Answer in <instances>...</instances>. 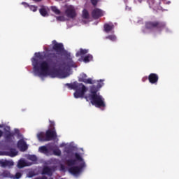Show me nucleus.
Listing matches in <instances>:
<instances>
[{
  "mask_svg": "<svg viewBox=\"0 0 179 179\" xmlns=\"http://www.w3.org/2000/svg\"><path fill=\"white\" fill-rule=\"evenodd\" d=\"M36 57H32L31 62L34 66V72L41 78L43 76H51V78H59L64 79L66 78L65 71L61 69H57L58 65V55L55 52H47L45 54L46 60L42 62L38 59H43V55L41 52H35Z\"/></svg>",
  "mask_w": 179,
  "mask_h": 179,
  "instance_id": "nucleus-1",
  "label": "nucleus"
},
{
  "mask_svg": "<svg viewBox=\"0 0 179 179\" xmlns=\"http://www.w3.org/2000/svg\"><path fill=\"white\" fill-rule=\"evenodd\" d=\"M99 92V88L93 85L90 87V94L89 95L84 94L83 98L85 99L87 101H91L92 106H95L97 108H104L106 107V102L103 97L100 95Z\"/></svg>",
  "mask_w": 179,
  "mask_h": 179,
  "instance_id": "nucleus-2",
  "label": "nucleus"
},
{
  "mask_svg": "<svg viewBox=\"0 0 179 179\" xmlns=\"http://www.w3.org/2000/svg\"><path fill=\"white\" fill-rule=\"evenodd\" d=\"M66 86L71 89V90H76L74 92L75 99H83L85 94L87 92V87L82 83L74 82L71 84L67 83Z\"/></svg>",
  "mask_w": 179,
  "mask_h": 179,
  "instance_id": "nucleus-3",
  "label": "nucleus"
},
{
  "mask_svg": "<svg viewBox=\"0 0 179 179\" xmlns=\"http://www.w3.org/2000/svg\"><path fill=\"white\" fill-rule=\"evenodd\" d=\"M166 28V22L160 21H148L145 22V29L148 30L156 29L158 31H162L163 29Z\"/></svg>",
  "mask_w": 179,
  "mask_h": 179,
  "instance_id": "nucleus-4",
  "label": "nucleus"
},
{
  "mask_svg": "<svg viewBox=\"0 0 179 179\" xmlns=\"http://www.w3.org/2000/svg\"><path fill=\"white\" fill-rule=\"evenodd\" d=\"M52 50L53 51H55L56 55H61L62 54L63 55H65L68 51L65 50V48L64 47V44L61 43L57 42V41L54 40L52 41Z\"/></svg>",
  "mask_w": 179,
  "mask_h": 179,
  "instance_id": "nucleus-5",
  "label": "nucleus"
},
{
  "mask_svg": "<svg viewBox=\"0 0 179 179\" xmlns=\"http://www.w3.org/2000/svg\"><path fill=\"white\" fill-rule=\"evenodd\" d=\"M85 167H86V164L85 163V161H82L79 166L70 167L69 171L71 174H73V176H78V174L82 173Z\"/></svg>",
  "mask_w": 179,
  "mask_h": 179,
  "instance_id": "nucleus-6",
  "label": "nucleus"
},
{
  "mask_svg": "<svg viewBox=\"0 0 179 179\" xmlns=\"http://www.w3.org/2000/svg\"><path fill=\"white\" fill-rule=\"evenodd\" d=\"M22 177V173L20 172H17L15 176H13L10 173L9 171H3L1 173H0L1 178H11V179H19Z\"/></svg>",
  "mask_w": 179,
  "mask_h": 179,
  "instance_id": "nucleus-7",
  "label": "nucleus"
},
{
  "mask_svg": "<svg viewBox=\"0 0 179 179\" xmlns=\"http://www.w3.org/2000/svg\"><path fill=\"white\" fill-rule=\"evenodd\" d=\"M76 159H67L66 163L69 167H72V166H75L76 164V162H83V158L80 156V154L76 152L74 154Z\"/></svg>",
  "mask_w": 179,
  "mask_h": 179,
  "instance_id": "nucleus-8",
  "label": "nucleus"
},
{
  "mask_svg": "<svg viewBox=\"0 0 179 179\" xmlns=\"http://www.w3.org/2000/svg\"><path fill=\"white\" fill-rule=\"evenodd\" d=\"M45 136L47 142L54 141L57 139V131H55V129H48L46 131Z\"/></svg>",
  "mask_w": 179,
  "mask_h": 179,
  "instance_id": "nucleus-9",
  "label": "nucleus"
},
{
  "mask_svg": "<svg viewBox=\"0 0 179 179\" xmlns=\"http://www.w3.org/2000/svg\"><path fill=\"white\" fill-rule=\"evenodd\" d=\"M65 15L70 19H74V17H76V10H75V8L72 6L68 7L65 10Z\"/></svg>",
  "mask_w": 179,
  "mask_h": 179,
  "instance_id": "nucleus-10",
  "label": "nucleus"
},
{
  "mask_svg": "<svg viewBox=\"0 0 179 179\" xmlns=\"http://www.w3.org/2000/svg\"><path fill=\"white\" fill-rule=\"evenodd\" d=\"M6 143H13L15 141V133L8 131V133L5 134L4 136Z\"/></svg>",
  "mask_w": 179,
  "mask_h": 179,
  "instance_id": "nucleus-11",
  "label": "nucleus"
},
{
  "mask_svg": "<svg viewBox=\"0 0 179 179\" xmlns=\"http://www.w3.org/2000/svg\"><path fill=\"white\" fill-rule=\"evenodd\" d=\"M64 57L67 59L66 66H68V68H75V66H76L75 65V62L72 61V57H71V53H69L68 52H66V54L64 55Z\"/></svg>",
  "mask_w": 179,
  "mask_h": 179,
  "instance_id": "nucleus-12",
  "label": "nucleus"
},
{
  "mask_svg": "<svg viewBox=\"0 0 179 179\" xmlns=\"http://www.w3.org/2000/svg\"><path fill=\"white\" fill-rule=\"evenodd\" d=\"M148 80L152 85H156L157 82H159V75L155 73H151L148 76Z\"/></svg>",
  "mask_w": 179,
  "mask_h": 179,
  "instance_id": "nucleus-13",
  "label": "nucleus"
},
{
  "mask_svg": "<svg viewBox=\"0 0 179 179\" xmlns=\"http://www.w3.org/2000/svg\"><path fill=\"white\" fill-rule=\"evenodd\" d=\"M17 146L19 150H20L21 152H26V150L29 148L27 146V144L26 143V141L24 140L21 139L17 143Z\"/></svg>",
  "mask_w": 179,
  "mask_h": 179,
  "instance_id": "nucleus-14",
  "label": "nucleus"
},
{
  "mask_svg": "<svg viewBox=\"0 0 179 179\" xmlns=\"http://www.w3.org/2000/svg\"><path fill=\"white\" fill-rule=\"evenodd\" d=\"M92 16L94 19H99L103 16V11L99 8H95L92 12Z\"/></svg>",
  "mask_w": 179,
  "mask_h": 179,
  "instance_id": "nucleus-15",
  "label": "nucleus"
},
{
  "mask_svg": "<svg viewBox=\"0 0 179 179\" xmlns=\"http://www.w3.org/2000/svg\"><path fill=\"white\" fill-rule=\"evenodd\" d=\"M103 30L105 33H110L111 30H114V24L112 22L104 24Z\"/></svg>",
  "mask_w": 179,
  "mask_h": 179,
  "instance_id": "nucleus-16",
  "label": "nucleus"
},
{
  "mask_svg": "<svg viewBox=\"0 0 179 179\" xmlns=\"http://www.w3.org/2000/svg\"><path fill=\"white\" fill-rule=\"evenodd\" d=\"M87 76L86 74H83L82 78L79 79V82H83L84 83L89 84V85H93V80L92 78H87Z\"/></svg>",
  "mask_w": 179,
  "mask_h": 179,
  "instance_id": "nucleus-17",
  "label": "nucleus"
},
{
  "mask_svg": "<svg viewBox=\"0 0 179 179\" xmlns=\"http://www.w3.org/2000/svg\"><path fill=\"white\" fill-rule=\"evenodd\" d=\"M13 161L6 159L0 161V165L1 167H11V166H13Z\"/></svg>",
  "mask_w": 179,
  "mask_h": 179,
  "instance_id": "nucleus-18",
  "label": "nucleus"
},
{
  "mask_svg": "<svg viewBox=\"0 0 179 179\" xmlns=\"http://www.w3.org/2000/svg\"><path fill=\"white\" fill-rule=\"evenodd\" d=\"M31 164H33V163H31V162H26L24 160L20 159L18 162L17 167L19 169H23V167H27V166H31Z\"/></svg>",
  "mask_w": 179,
  "mask_h": 179,
  "instance_id": "nucleus-19",
  "label": "nucleus"
},
{
  "mask_svg": "<svg viewBox=\"0 0 179 179\" xmlns=\"http://www.w3.org/2000/svg\"><path fill=\"white\" fill-rule=\"evenodd\" d=\"M42 174L43 176H49V177H51V176H52V169L49 166H45L43 169Z\"/></svg>",
  "mask_w": 179,
  "mask_h": 179,
  "instance_id": "nucleus-20",
  "label": "nucleus"
},
{
  "mask_svg": "<svg viewBox=\"0 0 179 179\" xmlns=\"http://www.w3.org/2000/svg\"><path fill=\"white\" fill-rule=\"evenodd\" d=\"M18 153L19 152L16 150V149L10 148V150L6 152V155L10 157H15V156H17Z\"/></svg>",
  "mask_w": 179,
  "mask_h": 179,
  "instance_id": "nucleus-21",
  "label": "nucleus"
},
{
  "mask_svg": "<svg viewBox=\"0 0 179 179\" xmlns=\"http://www.w3.org/2000/svg\"><path fill=\"white\" fill-rule=\"evenodd\" d=\"M37 138L40 142H47V137L43 132L38 133L37 134Z\"/></svg>",
  "mask_w": 179,
  "mask_h": 179,
  "instance_id": "nucleus-22",
  "label": "nucleus"
},
{
  "mask_svg": "<svg viewBox=\"0 0 179 179\" xmlns=\"http://www.w3.org/2000/svg\"><path fill=\"white\" fill-rule=\"evenodd\" d=\"M89 50L80 48V50L76 52V56L82 57V55H85V54H87Z\"/></svg>",
  "mask_w": 179,
  "mask_h": 179,
  "instance_id": "nucleus-23",
  "label": "nucleus"
},
{
  "mask_svg": "<svg viewBox=\"0 0 179 179\" xmlns=\"http://www.w3.org/2000/svg\"><path fill=\"white\" fill-rule=\"evenodd\" d=\"M39 13H41V16H43L44 17H45V16H48V12L44 6H42V8L39 9Z\"/></svg>",
  "mask_w": 179,
  "mask_h": 179,
  "instance_id": "nucleus-24",
  "label": "nucleus"
},
{
  "mask_svg": "<svg viewBox=\"0 0 179 179\" xmlns=\"http://www.w3.org/2000/svg\"><path fill=\"white\" fill-rule=\"evenodd\" d=\"M82 17L83 19H90V14H89V11L87 9L83 10Z\"/></svg>",
  "mask_w": 179,
  "mask_h": 179,
  "instance_id": "nucleus-25",
  "label": "nucleus"
},
{
  "mask_svg": "<svg viewBox=\"0 0 179 179\" xmlns=\"http://www.w3.org/2000/svg\"><path fill=\"white\" fill-rule=\"evenodd\" d=\"M92 59H93V56L92 55H87L84 57L83 61L84 62L87 63V62H90V61H92Z\"/></svg>",
  "mask_w": 179,
  "mask_h": 179,
  "instance_id": "nucleus-26",
  "label": "nucleus"
},
{
  "mask_svg": "<svg viewBox=\"0 0 179 179\" xmlns=\"http://www.w3.org/2000/svg\"><path fill=\"white\" fill-rule=\"evenodd\" d=\"M38 150L41 153H48V148L45 145L41 146Z\"/></svg>",
  "mask_w": 179,
  "mask_h": 179,
  "instance_id": "nucleus-27",
  "label": "nucleus"
},
{
  "mask_svg": "<svg viewBox=\"0 0 179 179\" xmlns=\"http://www.w3.org/2000/svg\"><path fill=\"white\" fill-rule=\"evenodd\" d=\"M105 38L106 40H110V41H117V36L115 35H108Z\"/></svg>",
  "mask_w": 179,
  "mask_h": 179,
  "instance_id": "nucleus-28",
  "label": "nucleus"
},
{
  "mask_svg": "<svg viewBox=\"0 0 179 179\" xmlns=\"http://www.w3.org/2000/svg\"><path fill=\"white\" fill-rule=\"evenodd\" d=\"M51 10L53 11L55 15H61V10H59V9H57V6H52Z\"/></svg>",
  "mask_w": 179,
  "mask_h": 179,
  "instance_id": "nucleus-29",
  "label": "nucleus"
},
{
  "mask_svg": "<svg viewBox=\"0 0 179 179\" xmlns=\"http://www.w3.org/2000/svg\"><path fill=\"white\" fill-rule=\"evenodd\" d=\"M53 153L55 155V156H61V150H59V148H58V147H56L54 150H53Z\"/></svg>",
  "mask_w": 179,
  "mask_h": 179,
  "instance_id": "nucleus-30",
  "label": "nucleus"
},
{
  "mask_svg": "<svg viewBox=\"0 0 179 179\" xmlns=\"http://www.w3.org/2000/svg\"><path fill=\"white\" fill-rule=\"evenodd\" d=\"M34 176H36V172H34V171H30L27 174V177H28V178H32Z\"/></svg>",
  "mask_w": 179,
  "mask_h": 179,
  "instance_id": "nucleus-31",
  "label": "nucleus"
},
{
  "mask_svg": "<svg viewBox=\"0 0 179 179\" xmlns=\"http://www.w3.org/2000/svg\"><path fill=\"white\" fill-rule=\"evenodd\" d=\"M103 80H100L99 81V83H97L96 87L98 89H101V87H103L104 83H103Z\"/></svg>",
  "mask_w": 179,
  "mask_h": 179,
  "instance_id": "nucleus-32",
  "label": "nucleus"
},
{
  "mask_svg": "<svg viewBox=\"0 0 179 179\" xmlns=\"http://www.w3.org/2000/svg\"><path fill=\"white\" fill-rule=\"evenodd\" d=\"M29 160H31V162H37V157H36V155H31L29 157Z\"/></svg>",
  "mask_w": 179,
  "mask_h": 179,
  "instance_id": "nucleus-33",
  "label": "nucleus"
},
{
  "mask_svg": "<svg viewBox=\"0 0 179 179\" xmlns=\"http://www.w3.org/2000/svg\"><path fill=\"white\" fill-rule=\"evenodd\" d=\"M92 5L96 7L97 6V3H99V0H90Z\"/></svg>",
  "mask_w": 179,
  "mask_h": 179,
  "instance_id": "nucleus-34",
  "label": "nucleus"
},
{
  "mask_svg": "<svg viewBox=\"0 0 179 179\" xmlns=\"http://www.w3.org/2000/svg\"><path fill=\"white\" fill-rule=\"evenodd\" d=\"M49 122H50V127L52 129H55V128H54V127L55 126V122H54V121H51V120H49Z\"/></svg>",
  "mask_w": 179,
  "mask_h": 179,
  "instance_id": "nucleus-35",
  "label": "nucleus"
},
{
  "mask_svg": "<svg viewBox=\"0 0 179 179\" xmlns=\"http://www.w3.org/2000/svg\"><path fill=\"white\" fill-rule=\"evenodd\" d=\"M4 131H6V134H9V132H10V126H6L4 127Z\"/></svg>",
  "mask_w": 179,
  "mask_h": 179,
  "instance_id": "nucleus-36",
  "label": "nucleus"
},
{
  "mask_svg": "<svg viewBox=\"0 0 179 179\" xmlns=\"http://www.w3.org/2000/svg\"><path fill=\"white\" fill-rule=\"evenodd\" d=\"M30 9L32 12H37V6H31Z\"/></svg>",
  "mask_w": 179,
  "mask_h": 179,
  "instance_id": "nucleus-37",
  "label": "nucleus"
},
{
  "mask_svg": "<svg viewBox=\"0 0 179 179\" xmlns=\"http://www.w3.org/2000/svg\"><path fill=\"white\" fill-rule=\"evenodd\" d=\"M64 152H66V153H67V155H69V153H71V148H66Z\"/></svg>",
  "mask_w": 179,
  "mask_h": 179,
  "instance_id": "nucleus-38",
  "label": "nucleus"
},
{
  "mask_svg": "<svg viewBox=\"0 0 179 179\" xmlns=\"http://www.w3.org/2000/svg\"><path fill=\"white\" fill-rule=\"evenodd\" d=\"M15 132H13L15 134V135H19V134H20V131H19V129H15Z\"/></svg>",
  "mask_w": 179,
  "mask_h": 179,
  "instance_id": "nucleus-39",
  "label": "nucleus"
},
{
  "mask_svg": "<svg viewBox=\"0 0 179 179\" xmlns=\"http://www.w3.org/2000/svg\"><path fill=\"white\" fill-rule=\"evenodd\" d=\"M60 169H61V170H62V171H64L65 170V166L62 164L60 166Z\"/></svg>",
  "mask_w": 179,
  "mask_h": 179,
  "instance_id": "nucleus-40",
  "label": "nucleus"
},
{
  "mask_svg": "<svg viewBox=\"0 0 179 179\" xmlns=\"http://www.w3.org/2000/svg\"><path fill=\"white\" fill-rule=\"evenodd\" d=\"M147 79H148V77H146V76H145V77H143V78H142V81H143V82H146V80H147Z\"/></svg>",
  "mask_w": 179,
  "mask_h": 179,
  "instance_id": "nucleus-41",
  "label": "nucleus"
},
{
  "mask_svg": "<svg viewBox=\"0 0 179 179\" xmlns=\"http://www.w3.org/2000/svg\"><path fill=\"white\" fill-rule=\"evenodd\" d=\"M3 136V131H2V130H0V138H2Z\"/></svg>",
  "mask_w": 179,
  "mask_h": 179,
  "instance_id": "nucleus-42",
  "label": "nucleus"
},
{
  "mask_svg": "<svg viewBox=\"0 0 179 179\" xmlns=\"http://www.w3.org/2000/svg\"><path fill=\"white\" fill-rule=\"evenodd\" d=\"M35 2H40L41 0H34Z\"/></svg>",
  "mask_w": 179,
  "mask_h": 179,
  "instance_id": "nucleus-43",
  "label": "nucleus"
},
{
  "mask_svg": "<svg viewBox=\"0 0 179 179\" xmlns=\"http://www.w3.org/2000/svg\"><path fill=\"white\" fill-rule=\"evenodd\" d=\"M35 179H47V178H36Z\"/></svg>",
  "mask_w": 179,
  "mask_h": 179,
  "instance_id": "nucleus-44",
  "label": "nucleus"
},
{
  "mask_svg": "<svg viewBox=\"0 0 179 179\" xmlns=\"http://www.w3.org/2000/svg\"><path fill=\"white\" fill-rule=\"evenodd\" d=\"M22 4H23V5H25V6H28V4H27V3H24H24H22Z\"/></svg>",
  "mask_w": 179,
  "mask_h": 179,
  "instance_id": "nucleus-45",
  "label": "nucleus"
},
{
  "mask_svg": "<svg viewBox=\"0 0 179 179\" xmlns=\"http://www.w3.org/2000/svg\"><path fill=\"white\" fill-rule=\"evenodd\" d=\"M0 128H3V124H0Z\"/></svg>",
  "mask_w": 179,
  "mask_h": 179,
  "instance_id": "nucleus-46",
  "label": "nucleus"
},
{
  "mask_svg": "<svg viewBox=\"0 0 179 179\" xmlns=\"http://www.w3.org/2000/svg\"><path fill=\"white\" fill-rule=\"evenodd\" d=\"M159 4L160 5V0H159Z\"/></svg>",
  "mask_w": 179,
  "mask_h": 179,
  "instance_id": "nucleus-47",
  "label": "nucleus"
},
{
  "mask_svg": "<svg viewBox=\"0 0 179 179\" xmlns=\"http://www.w3.org/2000/svg\"><path fill=\"white\" fill-rule=\"evenodd\" d=\"M60 17H58L57 19H59Z\"/></svg>",
  "mask_w": 179,
  "mask_h": 179,
  "instance_id": "nucleus-48",
  "label": "nucleus"
},
{
  "mask_svg": "<svg viewBox=\"0 0 179 179\" xmlns=\"http://www.w3.org/2000/svg\"><path fill=\"white\" fill-rule=\"evenodd\" d=\"M61 179H64V178H61Z\"/></svg>",
  "mask_w": 179,
  "mask_h": 179,
  "instance_id": "nucleus-49",
  "label": "nucleus"
}]
</instances>
